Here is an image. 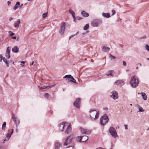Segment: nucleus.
Instances as JSON below:
<instances>
[{"label":"nucleus","instance_id":"obj_1","mask_svg":"<svg viewBox=\"0 0 149 149\" xmlns=\"http://www.w3.org/2000/svg\"><path fill=\"white\" fill-rule=\"evenodd\" d=\"M58 126L61 131L63 132L65 130L64 132L65 134L70 133L72 130L71 124L67 122H62L59 124Z\"/></svg>","mask_w":149,"mask_h":149},{"label":"nucleus","instance_id":"obj_2","mask_svg":"<svg viewBox=\"0 0 149 149\" xmlns=\"http://www.w3.org/2000/svg\"><path fill=\"white\" fill-rule=\"evenodd\" d=\"M139 82L138 78L136 75L132 76L130 79V83L131 86L134 88L137 87Z\"/></svg>","mask_w":149,"mask_h":149},{"label":"nucleus","instance_id":"obj_3","mask_svg":"<svg viewBox=\"0 0 149 149\" xmlns=\"http://www.w3.org/2000/svg\"><path fill=\"white\" fill-rule=\"evenodd\" d=\"M100 113L99 111L91 110L90 111V118L92 120H95L98 118Z\"/></svg>","mask_w":149,"mask_h":149},{"label":"nucleus","instance_id":"obj_4","mask_svg":"<svg viewBox=\"0 0 149 149\" xmlns=\"http://www.w3.org/2000/svg\"><path fill=\"white\" fill-rule=\"evenodd\" d=\"M109 119L107 115L104 114L100 119V123L101 125L104 126L108 122Z\"/></svg>","mask_w":149,"mask_h":149},{"label":"nucleus","instance_id":"obj_5","mask_svg":"<svg viewBox=\"0 0 149 149\" xmlns=\"http://www.w3.org/2000/svg\"><path fill=\"white\" fill-rule=\"evenodd\" d=\"M73 138V135L71 134L68 136L65 140V141L64 143V145L65 146H68L72 142V140Z\"/></svg>","mask_w":149,"mask_h":149},{"label":"nucleus","instance_id":"obj_6","mask_svg":"<svg viewBox=\"0 0 149 149\" xmlns=\"http://www.w3.org/2000/svg\"><path fill=\"white\" fill-rule=\"evenodd\" d=\"M109 131L112 137L114 138H116L117 137H118L117 132L114 127H110L109 129Z\"/></svg>","mask_w":149,"mask_h":149},{"label":"nucleus","instance_id":"obj_7","mask_svg":"<svg viewBox=\"0 0 149 149\" xmlns=\"http://www.w3.org/2000/svg\"><path fill=\"white\" fill-rule=\"evenodd\" d=\"M102 23V21L99 19H95L92 21L91 23V26L93 27H97Z\"/></svg>","mask_w":149,"mask_h":149},{"label":"nucleus","instance_id":"obj_8","mask_svg":"<svg viewBox=\"0 0 149 149\" xmlns=\"http://www.w3.org/2000/svg\"><path fill=\"white\" fill-rule=\"evenodd\" d=\"M111 95H110V96L113 100H116L118 98V93L115 91H112L111 93Z\"/></svg>","mask_w":149,"mask_h":149},{"label":"nucleus","instance_id":"obj_9","mask_svg":"<svg viewBox=\"0 0 149 149\" xmlns=\"http://www.w3.org/2000/svg\"><path fill=\"white\" fill-rule=\"evenodd\" d=\"M80 99L78 98L76 99L74 103V107L77 108H79L80 104Z\"/></svg>","mask_w":149,"mask_h":149},{"label":"nucleus","instance_id":"obj_10","mask_svg":"<svg viewBox=\"0 0 149 149\" xmlns=\"http://www.w3.org/2000/svg\"><path fill=\"white\" fill-rule=\"evenodd\" d=\"M80 129L81 133L82 134H90L91 132V131L89 130L83 129L80 128Z\"/></svg>","mask_w":149,"mask_h":149},{"label":"nucleus","instance_id":"obj_11","mask_svg":"<svg viewBox=\"0 0 149 149\" xmlns=\"http://www.w3.org/2000/svg\"><path fill=\"white\" fill-rule=\"evenodd\" d=\"M65 25V23L64 22L59 30V33L61 35H63L64 33Z\"/></svg>","mask_w":149,"mask_h":149},{"label":"nucleus","instance_id":"obj_12","mask_svg":"<svg viewBox=\"0 0 149 149\" xmlns=\"http://www.w3.org/2000/svg\"><path fill=\"white\" fill-rule=\"evenodd\" d=\"M12 119L16 124L17 127V125L20 123V121L17 118L15 117V115L14 114H13Z\"/></svg>","mask_w":149,"mask_h":149},{"label":"nucleus","instance_id":"obj_13","mask_svg":"<svg viewBox=\"0 0 149 149\" xmlns=\"http://www.w3.org/2000/svg\"><path fill=\"white\" fill-rule=\"evenodd\" d=\"M11 48L10 47H7L6 51V58L9 59L10 58V52Z\"/></svg>","mask_w":149,"mask_h":149},{"label":"nucleus","instance_id":"obj_14","mask_svg":"<svg viewBox=\"0 0 149 149\" xmlns=\"http://www.w3.org/2000/svg\"><path fill=\"white\" fill-rule=\"evenodd\" d=\"M114 84L116 85L121 86L123 85L124 84V81L122 80H117L115 81Z\"/></svg>","mask_w":149,"mask_h":149},{"label":"nucleus","instance_id":"obj_15","mask_svg":"<svg viewBox=\"0 0 149 149\" xmlns=\"http://www.w3.org/2000/svg\"><path fill=\"white\" fill-rule=\"evenodd\" d=\"M13 132V130L11 129L9 130L8 131V133L6 135V137L8 140L11 137V135Z\"/></svg>","mask_w":149,"mask_h":149},{"label":"nucleus","instance_id":"obj_16","mask_svg":"<svg viewBox=\"0 0 149 149\" xmlns=\"http://www.w3.org/2000/svg\"><path fill=\"white\" fill-rule=\"evenodd\" d=\"M102 50L104 52H107L110 50V48L105 46H102Z\"/></svg>","mask_w":149,"mask_h":149},{"label":"nucleus","instance_id":"obj_17","mask_svg":"<svg viewBox=\"0 0 149 149\" xmlns=\"http://www.w3.org/2000/svg\"><path fill=\"white\" fill-rule=\"evenodd\" d=\"M72 76L71 75H67L63 77V78L65 79L66 81H68V82H70V80L71 79Z\"/></svg>","mask_w":149,"mask_h":149},{"label":"nucleus","instance_id":"obj_18","mask_svg":"<svg viewBox=\"0 0 149 149\" xmlns=\"http://www.w3.org/2000/svg\"><path fill=\"white\" fill-rule=\"evenodd\" d=\"M20 3L19 1H17L14 6L13 8V9L14 10H16L19 7V6L20 5Z\"/></svg>","mask_w":149,"mask_h":149},{"label":"nucleus","instance_id":"obj_19","mask_svg":"<svg viewBox=\"0 0 149 149\" xmlns=\"http://www.w3.org/2000/svg\"><path fill=\"white\" fill-rule=\"evenodd\" d=\"M20 20L19 19H18L15 21L14 23L15 27V28L18 27L20 23Z\"/></svg>","mask_w":149,"mask_h":149},{"label":"nucleus","instance_id":"obj_20","mask_svg":"<svg viewBox=\"0 0 149 149\" xmlns=\"http://www.w3.org/2000/svg\"><path fill=\"white\" fill-rule=\"evenodd\" d=\"M102 16L106 18H109L110 17V14L109 13H102Z\"/></svg>","mask_w":149,"mask_h":149},{"label":"nucleus","instance_id":"obj_21","mask_svg":"<svg viewBox=\"0 0 149 149\" xmlns=\"http://www.w3.org/2000/svg\"><path fill=\"white\" fill-rule=\"evenodd\" d=\"M82 15L84 17H87L89 16L88 13H86L85 11L83 10L81 12Z\"/></svg>","mask_w":149,"mask_h":149},{"label":"nucleus","instance_id":"obj_22","mask_svg":"<svg viewBox=\"0 0 149 149\" xmlns=\"http://www.w3.org/2000/svg\"><path fill=\"white\" fill-rule=\"evenodd\" d=\"M62 146V144L59 143H56L55 144V149H58Z\"/></svg>","mask_w":149,"mask_h":149},{"label":"nucleus","instance_id":"obj_23","mask_svg":"<svg viewBox=\"0 0 149 149\" xmlns=\"http://www.w3.org/2000/svg\"><path fill=\"white\" fill-rule=\"evenodd\" d=\"M12 51L14 53H17L19 52V48L17 46H15L12 48Z\"/></svg>","mask_w":149,"mask_h":149},{"label":"nucleus","instance_id":"obj_24","mask_svg":"<svg viewBox=\"0 0 149 149\" xmlns=\"http://www.w3.org/2000/svg\"><path fill=\"white\" fill-rule=\"evenodd\" d=\"M140 94L142 96V97L144 100H147V98L145 93L141 92L140 93Z\"/></svg>","mask_w":149,"mask_h":149},{"label":"nucleus","instance_id":"obj_25","mask_svg":"<svg viewBox=\"0 0 149 149\" xmlns=\"http://www.w3.org/2000/svg\"><path fill=\"white\" fill-rule=\"evenodd\" d=\"M88 139V136H83L82 137V142H85Z\"/></svg>","mask_w":149,"mask_h":149},{"label":"nucleus","instance_id":"obj_26","mask_svg":"<svg viewBox=\"0 0 149 149\" xmlns=\"http://www.w3.org/2000/svg\"><path fill=\"white\" fill-rule=\"evenodd\" d=\"M3 60L4 62L6 64L7 67H8L9 63V62L5 58H3Z\"/></svg>","mask_w":149,"mask_h":149},{"label":"nucleus","instance_id":"obj_27","mask_svg":"<svg viewBox=\"0 0 149 149\" xmlns=\"http://www.w3.org/2000/svg\"><path fill=\"white\" fill-rule=\"evenodd\" d=\"M69 13L72 15L73 18H75V13L74 11L70 9L69 10Z\"/></svg>","mask_w":149,"mask_h":149},{"label":"nucleus","instance_id":"obj_28","mask_svg":"<svg viewBox=\"0 0 149 149\" xmlns=\"http://www.w3.org/2000/svg\"><path fill=\"white\" fill-rule=\"evenodd\" d=\"M82 136H78L77 138V141L79 142H82Z\"/></svg>","mask_w":149,"mask_h":149},{"label":"nucleus","instance_id":"obj_29","mask_svg":"<svg viewBox=\"0 0 149 149\" xmlns=\"http://www.w3.org/2000/svg\"><path fill=\"white\" fill-rule=\"evenodd\" d=\"M113 71L112 70H110L108 71L106 75L107 76H113L112 73Z\"/></svg>","mask_w":149,"mask_h":149},{"label":"nucleus","instance_id":"obj_30","mask_svg":"<svg viewBox=\"0 0 149 149\" xmlns=\"http://www.w3.org/2000/svg\"><path fill=\"white\" fill-rule=\"evenodd\" d=\"M89 27V25L88 24H86L84 27V29L85 30H87Z\"/></svg>","mask_w":149,"mask_h":149},{"label":"nucleus","instance_id":"obj_31","mask_svg":"<svg viewBox=\"0 0 149 149\" xmlns=\"http://www.w3.org/2000/svg\"><path fill=\"white\" fill-rule=\"evenodd\" d=\"M70 82H72L74 83H76V81L74 79V78L72 76V77H71V79L70 80Z\"/></svg>","mask_w":149,"mask_h":149},{"label":"nucleus","instance_id":"obj_32","mask_svg":"<svg viewBox=\"0 0 149 149\" xmlns=\"http://www.w3.org/2000/svg\"><path fill=\"white\" fill-rule=\"evenodd\" d=\"M6 123L5 122H3L2 127V130H4V129L6 127Z\"/></svg>","mask_w":149,"mask_h":149},{"label":"nucleus","instance_id":"obj_33","mask_svg":"<svg viewBox=\"0 0 149 149\" xmlns=\"http://www.w3.org/2000/svg\"><path fill=\"white\" fill-rule=\"evenodd\" d=\"M138 107L139 108V112H143L144 111V110L143 109V108L142 107H140L139 106H138Z\"/></svg>","mask_w":149,"mask_h":149},{"label":"nucleus","instance_id":"obj_34","mask_svg":"<svg viewBox=\"0 0 149 149\" xmlns=\"http://www.w3.org/2000/svg\"><path fill=\"white\" fill-rule=\"evenodd\" d=\"M8 33L10 36H12L14 35L15 34V33L13 32L10 31H8Z\"/></svg>","mask_w":149,"mask_h":149},{"label":"nucleus","instance_id":"obj_35","mask_svg":"<svg viewBox=\"0 0 149 149\" xmlns=\"http://www.w3.org/2000/svg\"><path fill=\"white\" fill-rule=\"evenodd\" d=\"M47 13H45L42 14V17L43 18L47 17Z\"/></svg>","mask_w":149,"mask_h":149},{"label":"nucleus","instance_id":"obj_36","mask_svg":"<svg viewBox=\"0 0 149 149\" xmlns=\"http://www.w3.org/2000/svg\"><path fill=\"white\" fill-rule=\"evenodd\" d=\"M146 49L149 52V46L146 44L145 46Z\"/></svg>","mask_w":149,"mask_h":149},{"label":"nucleus","instance_id":"obj_37","mask_svg":"<svg viewBox=\"0 0 149 149\" xmlns=\"http://www.w3.org/2000/svg\"><path fill=\"white\" fill-rule=\"evenodd\" d=\"M49 94L47 93H45V94L44 96L46 98H47L49 96Z\"/></svg>","mask_w":149,"mask_h":149},{"label":"nucleus","instance_id":"obj_38","mask_svg":"<svg viewBox=\"0 0 149 149\" xmlns=\"http://www.w3.org/2000/svg\"><path fill=\"white\" fill-rule=\"evenodd\" d=\"M109 57L111 59H114L116 58L115 57L112 55L111 54H110Z\"/></svg>","mask_w":149,"mask_h":149},{"label":"nucleus","instance_id":"obj_39","mask_svg":"<svg viewBox=\"0 0 149 149\" xmlns=\"http://www.w3.org/2000/svg\"><path fill=\"white\" fill-rule=\"evenodd\" d=\"M49 86H47V87H46L45 86H43L42 87H41L40 89H45L47 88H48L49 87Z\"/></svg>","mask_w":149,"mask_h":149},{"label":"nucleus","instance_id":"obj_40","mask_svg":"<svg viewBox=\"0 0 149 149\" xmlns=\"http://www.w3.org/2000/svg\"><path fill=\"white\" fill-rule=\"evenodd\" d=\"M65 149H73V147L72 146L67 147Z\"/></svg>","mask_w":149,"mask_h":149},{"label":"nucleus","instance_id":"obj_41","mask_svg":"<svg viewBox=\"0 0 149 149\" xmlns=\"http://www.w3.org/2000/svg\"><path fill=\"white\" fill-rule=\"evenodd\" d=\"M112 15H113L116 13V11L115 10H113L112 11Z\"/></svg>","mask_w":149,"mask_h":149},{"label":"nucleus","instance_id":"obj_42","mask_svg":"<svg viewBox=\"0 0 149 149\" xmlns=\"http://www.w3.org/2000/svg\"><path fill=\"white\" fill-rule=\"evenodd\" d=\"M11 3V2L10 1H7V4L8 6H9L10 5Z\"/></svg>","mask_w":149,"mask_h":149},{"label":"nucleus","instance_id":"obj_43","mask_svg":"<svg viewBox=\"0 0 149 149\" xmlns=\"http://www.w3.org/2000/svg\"><path fill=\"white\" fill-rule=\"evenodd\" d=\"M22 64L21 65H22V67L24 66V63H25V62L24 61H22L21 62Z\"/></svg>","mask_w":149,"mask_h":149},{"label":"nucleus","instance_id":"obj_44","mask_svg":"<svg viewBox=\"0 0 149 149\" xmlns=\"http://www.w3.org/2000/svg\"><path fill=\"white\" fill-rule=\"evenodd\" d=\"M123 64L124 66H126V63L125 61H123Z\"/></svg>","mask_w":149,"mask_h":149},{"label":"nucleus","instance_id":"obj_45","mask_svg":"<svg viewBox=\"0 0 149 149\" xmlns=\"http://www.w3.org/2000/svg\"><path fill=\"white\" fill-rule=\"evenodd\" d=\"M124 127H125V129H126V130L128 128H127V125H124Z\"/></svg>","mask_w":149,"mask_h":149},{"label":"nucleus","instance_id":"obj_46","mask_svg":"<svg viewBox=\"0 0 149 149\" xmlns=\"http://www.w3.org/2000/svg\"><path fill=\"white\" fill-rule=\"evenodd\" d=\"M13 19V17H10L9 18V20L10 21H11Z\"/></svg>","mask_w":149,"mask_h":149},{"label":"nucleus","instance_id":"obj_47","mask_svg":"<svg viewBox=\"0 0 149 149\" xmlns=\"http://www.w3.org/2000/svg\"><path fill=\"white\" fill-rule=\"evenodd\" d=\"M77 18L78 20H80L81 19V18L80 17H77Z\"/></svg>","mask_w":149,"mask_h":149},{"label":"nucleus","instance_id":"obj_48","mask_svg":"<svg viewBox=\"0 0 149 149\" xmlns=\"http://www.w3.org/2000/svg\"><path fill=\"white\" fill-rule=\"evenodd\" d=\"M12 38L14 40L16 39L17 38V37L16 36H14Z\"/></svg>","mask_w":149,"mask_h":149},{"label":"nucleus","instance_id":"obj_49","mask_svg":"<svg viewBox=\"0 0 149 149\" xmlns=\"http://www.w3.org/2000/svg\"><path fill=\"white\" fill-rule=\"evenodd\" d=\"M0 61H1L2 60V56L1 55V54L0 55Z\"/></svg>","mask_w":149,"mask_h":149},{"label":"nucleus","instance_id":"obj_50","mask_svg":"<svg viewBox=\"0 0 149 149\" xmlns=\"http://www.w3.org/2000/svg\"><path fill=\"white\" fill-rule=\"evenodd\" d=\"M96 149H105L104 148H102L101 147H99V148H97Z\"/></svg>","mask_w":149,"mask_h":149},{"label":"nucleus","instance_id":"obj_51","mask_svg":"<svg viewBox=\"0 0 149 149\" xmlns=\"http://www.w3.org/2000/svg\"><path fill=\"white\" fill-rule=\"evenodd\" d=\"M74 36H75V35H72V36H70V37L69 38V39H70L71 37H73Z\"/></svg>","mask_w":149,"mask_h":149},{"label":"nucleus","instance_id":"obj_52","mask_svg":"<svg viewBox=\"0 0 149 149\" xmlns=\"http://www.w3.org/2000/svg\"><path fill=\"white\" fill-rule=\"evenodd\" d=\"M140 65V66H142V65L141 63H138V64L137 65Z\"/></svg>","mask_w":149,"mask_h":149},{"label":"nucleus","instance_id":"obj_53","mask_svg":"<svg viewBox=\"0 0 149 149\" xmlns=\"http://www.w3.org/2000/svg\"><path fill=\"white\" fill-rule=\"evenodd\" d=\"M34 63V61H33L32 62V63H31V64H30V65H32Z\"/></svg>","mask_w":149,"mask_h":149},{"label":"nucleus","instance_id":"obj_54","mask_svg":"<svg viewBox=\"0 0 149 149\" xmlns=\"http://www.w3.org/2000/svg\"><path fill=\"white\" fill-rule=\"evenodd\" d=\"M23 5V4H22L21 5H20L19 6V7L20 8H21L22 7V5Z\"/></svg>","mask_w":149,"mask_h":149},{"label":"nucleus","instance_id":"obj_55","mask_svg":"<svg viewBox=\"0 0 149 149\" xmlns=\"http://www.w3.org/2000/svg\"><path fill=\"white\" fill-rule=\"evenodd\" d=\"M19 37H18L17 38V41H18L19 40Z\"/></svg>","mask_w":149,"mask_h":149},{"label":"nucleus","instance_id":"obj_56","mask_svg":"<svg viewBox=\"0 0 149 149\" xmlns=\"http://www.w3.org/2000/svg\"><path fill=\"white\" fill-rule=\"evenodd\" d=\"M16 132L17 133H18V130L17 128L16 130Z\"/></svg>","mask_w":149,"mask_h":149},{"label":"nucleus","instance_id":"obj_57","mask_svg":"<svg viewBox=\"0 0 149 149\" xmlns=\"http://www.w3.org/2000/svg\"><path fill=\"white\" fill-rule=\"evenodd\" d=\"M79 33V31H78L76 34H75V35H77Z\"/></svg>","mask_w":149,"mask_h":149},{"label":"nucleus","instance_id":"obj_58","mask_svg":"<svg viewBox=\"0 0 149 149\" xmlns=\"http://www.w3.org/2000/svg\"><path fill=\"white\" fill-rule=\"evenodd\" d=\"M74 18V21L75 22V19H76L75 17V18Z\"/></svg>","mask_w":149,"mask_h":149},{"label":"nucleus","instance_id":"obj_59","mask_svg":"<svg viewBox=\"0 0 149 149\" xmlns=\"http://www.w3.org/2000/svg\"><path fill=\"white\" fill-rule=\"evenodd\" d=\"M119 128V127L118 126H117V127H116V129H117L118 128Z\"/></svg>","mask_w":149,"mask_h":149},{"label":"nucleus","instance_id":"obj_60","mask_svg":"<svg viewBox=\"0 0 149 149\" xmlns=\"http://www.w3.org/2000/svg\"><path fill=\"white\" fill-rule=\"evenodd\" d=\"M136 69H138V66H137L136 67Z\"/></svg>","mask_w":149,"mask_h":149},{"label":"nucleus","instance_id":"obj_61","mask_svg":"<svg viewBox=\"0 0 149 149\" xmlns=\"http://www.w3.org/2000/svg\"><path fill=\"white\" fill-rule=\"evenodd\" d=\"M27 0L28 1H31L32 0Z\"/></svg>","mask_w":149,"mask_h":149},{"label":"nucleus","instance_id":"obj_62","mask_svg":"<svg viewBox=\"0 0 149 149\" xmlns=\"http://www.w3.org/2000/svg\"><path fill=\"white\" fill-rule=\"evenodd\" d=\"M147 60H149V58H147Z\"/></svg>","mask_w":149,"mask_h":149},{"label":"nucleus","instance_id":"obj_63","mask_svg":"<svg viewBox=\"0 0 149 149\" xmlns=\"http://www.w3.org/2000/svg\"><path fill=\"white\" fill-rule=\"evenodd\" d=\"M5 141H6V140H4L3 142L4 143L5 142Z\"/></svg>","mask_w":149,"mask_h":149},{"label":"nucleus","instance_id":"obj_64","mask_svg":"<svg viewBox=\"0 0 149 149\" xmlns=\"http://www.w3.org/2000/svg\"><path fill=\"white\" fill-rule=\"evenodd\" d=\"M149 130V127L147 129V130Z\"/></svg>","mask_w":149,"mask_h":149}]
</instances>
